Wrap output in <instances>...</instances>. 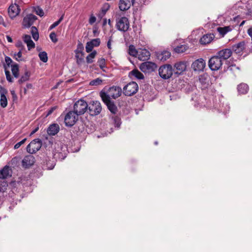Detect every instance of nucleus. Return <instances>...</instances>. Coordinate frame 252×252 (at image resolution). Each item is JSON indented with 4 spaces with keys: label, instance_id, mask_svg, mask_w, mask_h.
Listing matches in <instances>:
<instances>
[{
    "label": "nucleus",
    "instance_id": "1",
    "mask_svg": "<svg viewBox=\"0 0 252 252\" xmlns=\"http://www.w3.org/2000/svg\"><path fill=\"white\" fill-rule=\"evenodd\" d=\"M88 103L83 99L77 101L73 106L74 112L78 115L84 114L88 110Z\"/></svg>",
    "mask_w": 252,
    "mask_h": 252
},
{
    "label": "nucleus",
    "instance_id": "2",
    "mask_svg": "<svg viewBox=\"0 0 252 252\" xmlns=\"http://www.w3.org/2000/svg\"><path fill=\"white\" fill-rule=\"evenodd\" d=\"M88 110L91 116H96L100 113L102 107L100 103L98 101H93L88 104Z\"/></svg>",
    "mask_w": 252,
    "mask_h": 252
},
{
    "label": "nucleus",
    "instance_id": "3",
    "mask_svg": "<svg viewBox=\"0 0 252 252\" xmlns=\"http://www.w3.org/2000/svg\"><path fill=\"white\" fill-rule=\"evenodd\" d=\"M159 76L164 79H169L173 74L172 67L170 64L161 66L158 69Z\"/></svg>",
    "mask_w": 252,
    "mask_h": 252
},
{
    "label": "nucleus",
    "instance_id": "4",
    "mask_svg": "<svg viewBox=\"0 0 252 252\" xmlns=\"http://www.w3.org/2000/svg\"><path fill=\"white\" fill-rule=\"evenodd\" d=\"M138 90L137 84L133 81L129 82L123 88V93L125 95L131 96L136 94Z\"/></svg>",
    "mask_w": 252,
    "mask_h": 252
},
{
    "label": "nucleus",
    "instance_id": "5",
    "mask_svg": "<svg viewBox=\"0 0 252 252\" xmlns=\"http://www.w3.org/2000/svg\"><path fill=\"white\" fill-rule=\"evenodd\" d=\"M222 61L217 55L212 57L209 61L208 65L209 68L213 71H216L220 69L222 65Z\"/></svg>",
    "mask_w": 252,
    "mask_h": 252
},
{
    "label": "nucleus",
    "instance_id": "6",
    "mask_svg": "<svg viewBox=\"0 0 252 252\" xmlns=\"http://www.w3.org/2000/svg\"><path fill=\"white\" fill-rule=\"evenodd\" d=\"M78 116L73 111H70L68 112L64 117V123L67 126H73L77 122Z\"/></svg>",
    "mask_w": 252,
    "mask_h": 252
},
{
    "label": "nucleus",
    "instance_id": "7",
    "mask_svg": "<svg viewBox=\"0 0 252 252\" xmlns=\"http://www.w3.org/2000/svg\"><path fill=\"white\" fill-rule=\"evenodd\" d=\"M42 142L39 139H35L32 140L27 147V151L31 154L35 153L41 147Z\"/></svg>",
    "mask_w": 252,
    "mask_h": 252
},
{
    "label": "nucleus",
    "instance_id": "8",
    "mask_svg": "<svg viewBox=\"0 0 252 252\" xmlns=\"http://www.w3.org/2000/svg\"><path fill=\"white\" fill-rule=\"evenodd\" d=\"M129 27V21L126 17H123L117 20L116 28L119 31L126 32Z\"/></svg>",
    "mask_w": 252,
    "mask_h": 252
},
{
    "label": "nucleus",
    "instance_id": "9",
    "mask_svg": "<svg viewBox=\"0 0 252 252\" xmlns=\"http://www.w3.org/2000/svg\"><path fill=\"white\" fill-rule=\"evenodd\" d=\"M157 65L151 62H145L142 63L139 66L140 70L144 73H150L156 70Z\"/></svg>",
    "mask_w": 252,
    "mask_h": 252
},
{
    "label": "nucleus",
    "instance_id": "10",
    "mask_svg": "<svg viewBox=\"0 0 252 252\" xmlns=\"http://www.w3.org/2000/svg\"><path fill=\"white\" fill-rule=\"evenodd\" d=\"M37 19V17L32 14H28L23 19L22 25L25 28H28L30 27Z\"/></svg>",
    "mask_w": 252,
    "mask_h": 252
},
{
    "label": "nucleus",
    "instance_id": "11",
    "mask_svg": "<svg viewBox=\"0 0 252 252\" xmlns=\"http://www.w3.org/2000/svg\"><path fill=\"white\" fill-rule=\"evenodd\" d=\"M206 63L202 59H199L195 60L191 64V67L194 71H202L205 68Z\"/></svg>",
    "mask_w": 252,
    "mask_h": 252
},
{
    "label": "nucleus",
    "instance_id": "12",
    "mask_svg": "<svg viewBox=\"0 0 252 252\" xmlns=\"http://www.w3.org/2000/svg\"><path fill=\"white\" fill-rule=\"evenodd\" d=\"M35 162L34 157L31 155L26 156L22 161V165L25 168H28Z\"/></svg>",
    "mask_w": 252,
    "mask_h": 252
},
{
    "label": "nucleus",
    "instance_id": "13",
    "mask_svg": "<svg viewBox=\"0 0 252 252\" xmlns=\"http://www.w3.org/2000/svg\"><path fill=\"white\" fill-rule=\"evenodd\" d=\"M100 44L99 38H95L91 40L86 43V51L87 53L91 52L95 47H98Z\"/></svg>",
    "mask_w": 252,
    "mask_h": 252
},
{
    "label": "nucleus",
    "instance_id": "14",
    "mask_svg": "<svg viewBox=\"0 0 252 252\" xmlns=\"http://www.w3.org/2000/svg\"><path fill=\"white\" fill-rule=\"evenodd\" d=\"M107 92L109 95L114 99L118 98L122 94V89L119 87L113 86L110 87Z\"/></svg>",
    "mask_w": 252,
    "mask_h": 252
},
{
    "label": "nucleus",
    "instance_id": "15",
    "mask_svg": "<svg viewBox=\"0 0 252 252\" xmlns=\"http://www.w3.org/2000/svg\"><path fill=\"white\" fill-rule=\"evenodd\" d=\"M20 12L19 6L16 4H12L8 8V12L11 18H15Z\"/></svg>",
    "mask_w": 252,
    "mask_h": 252
},
{
    "label": "nucleus",
    "instance_id": "16",
    "mask_svg": "<svg viewBox=\"0 0 252 252\" xmlns=\"http://www.w3.org/2000/svg\"><path fill=\"white\" fill-rule=\"evenodd\" d=\"M232 55V51L229 49H224L219 51L217 56L223 62L228 59Z\"/></svg>",
    "mask_w": 252,
    "mask_h": 252
},
{
    "label": "nucleus",
    "instance_id": "17",
    "mask_svg": "<svg viewBox=\"0 0 252 252\" xmlns=\"http://www.w3.org/2000/svg\"><path fill=\"white\" fill-rule=\"evenodd\" d=\"M151 56L150 52L145 49H139L138 50V59L141 61H145L148 60Z\"/></svg>",
    "mask_w": 252,
    "mask_h": 252
},
{
    "label": "nucleus",
    "instance_id": "18",
    "mask_svg": "<svg viewBox=\"0 0 252 252\" xmlns=\"http://www.w3.org/2000/svg\"><path fill=\"white\" fill-rule=\"evenodd\" d=\"M246 48L245 41H241L232 46V50L236 54H242L243 50Z\"/></svg>",
    "mask_w": 252,
    "mask_h": 252
},
{
    "label": "nucleus",
    "instance_id": "19",
    "mask_svg": "<svg viewBox=\"0 0 252 252\" xmlns=\"http://www.w3.org/2000/svg\"><path fill=\"white\" fill-rule=\"evenodd\" d=\"M134 0H120L119 2V8L121 11L128 10L133 4Z\"/></svg>",
    "mask_w": 252,
    "mask_h": 252
},
{
    "label": "nucleus",
    "instance_id": "20",
    "mask_svg": "<svg viewBox=\"0 0 252 252\" xmlns=\"http://www.w3.org/2000/svg\"><path fill=\"white\" fill-rule=\"evenodd\" d=\"M174 67L176 70L175 73L180 74L186 70L187 67L186 63L184 62H178L175 63Z\"/></svg>",
    "mask_w": 252,
    "mask_h": 252
},
{
    "label": "nucleus",
    "instance_id": "21",
    "mask_svg": "<svg viewBox=\"0 0 252 252\" xmlns=\"http://www.w3.org/2000/svg\"><path fill=\"white\" fill-rule=\"evenodd\" d=\"M59 130L60 126L59 125L53 124L49 126L47 132L49 135H55L59 132Z\"/></svg>",
    "mask_w": 252,
    "mask_h": 252
},
{
    "label": "nucleus",
    "instance_id": "22",
    "mask_svg": "<svg viewBox=\"0 0 252 252\" xmlns=\"http://www.w3.org/2000/svg\"><path fill=\"white\" fill-rule=\"evenodd\" d=\"M11 176V169L8 165H5L0 170V179H6Z\"/></svg>",
    "mask_w": 252,
    "mask_h": 252
},
{
    "label": "nucleus",
    "instance_id": "23",
    "mask_svg": "<svg viewBox=\"0 0 252 252\" xmlns=\"http://www.w3.org/2000/svg\"><path fill=\"white\" fill-rule=\"evenodd\" d=\"M23 40L27 44L28 50H31L35 47V44L31 39L30 35L25 34L23 36Z\"/></svg>",
    "mask_w": 252,
    "mask_h": 252
},
{
    "label": "nucleus",
    "instance_id": "24",
    "mask_svg": "<svg viewBox=\"0 0 252 252\" xmlns=\"http://www.w3.org/2000/svg\"><path fill=\"white\" fill-rule=\"evenodd\" d=\"M214 36L213 34H207L203 35L200 39V43L201 44H207L211 42Z\"/></svg>",
    "mask_w": 252,
    "mask_h": 252
},
{
    "label": "nucleus",
    "instance_id": "25",
    "mask_svg": "<svg viewBox=\"0 0 252 252\" xmlns=\"http://www.w3.org/2000/svg\"><path fill=\"white\" fill-rule=\"evenodd\" d=\"M75 57L77 59V63L78 64L81 63L84 60V53L83 51V49L81 50H76L75 51Z\"/></svg>",
    "mask_w": 252,
    "mask_h": 252
},
{
    "label": "nucleus",
    "instance_id": "26",
    "mask_svg": "<svg viewBox=\"0 0 252 252\" xmlns=\"http://www.w3.org/2000/svg\"><path fill=\"white\" fill-rule=\"evenodd\" d=\"M100 96L102 101L106 105L112 101L110 100V98L111 97L110 95H109V93H108V92L107 93L101 92L100 93Z\"/></svg>",
    "mask_w": 252,
    "mask_h": 252
},
{
    "label": "nucleus",
    "instance_id": "27",
    "mask_svg": "<svg viewBox=\"0 0 252 252\" xmlns=\"http://www.w3.org/2000/svg\"><path fill=\"white\" fill-rule=\"evenodd\" d=\"M237 89L240 93L245 94L248 92L249 86L245 83H241L238 86Z\"/></svg>",
    "mask_w": 252,
    "mask_h": 252
},
{
    "label": "nucleus",
    "instance_id": "28",
    "mask_svg": "<svg viewBox=\"0 0 252 252\" xmlns=\"http://www.w3.org/2000/svg\"><path fill=\"white\" fill-rule=\"evenodd\" d=\"M129 75L133 76L138 79H143L144 78L143 74L137 69H133L129 72Z\"/></svg>",
    "mask_w": 252,
    "mask_h": 252
},
{
    "label": "nucleus",
    "instance_id": "29",
    "mask_svg": "<svg viewBox=\"0 0 252 252\" xmlns=\"http://www.w3.org/2000/svg\"><path fill=\"white\" fill-rule=\"evenodd\" d=\"M110 6L108 4L104 5L101 8V11L97 14V16L100 19H102L103 17L105 15L106 12L109 9Z\"/></svg>",
    "mask_w": 252,
    "mask_h": 252
},
{
    "label": "nucleus",
    "instance_id": "30",
    "mask_svg": "<svg viewBox=\"0 0 252 252\" xmlns=\"http://www.w3.org/2000/svg\"><path fill=\"white\" fill-rule=\"evenodd\" d=\"M97 54L96 51H94L90 54H89L86 57V62L88 63H91L94 62V59L95 57Z\"/></svg>",
    "mask_w": 252,
    "mask_h": 252
},
{
    "label": "nucleus",
    "instance_id": "31",
    "mask_svg": "<svg viewBox=\"0 0 252 252\" xmlns=\"http://www.w3.org/2000/svg\"><path fill=\"white\" fill-rule=\"evenodd\" d=\"M108 109L109 110V111L113 114H116L117 112V107L116 105L114 104V102L113 101H111L109 102V103L106 104Z\"/></svg>",
    "mask_w": 252,
    "mask_h": 252
},
{
    "label": "nucleus",
    "instance_id": "32",
    "mask_svg": "<svg viewBox=\"0 0 252 252\" xmlns=\"http://www.w3.org/2000/svg\"><path fill=\"white\" fill-rule=\"evenodd\" d=\"M30 76V72L27 70H26L25 72V74L22 75L20 79L18 80V82L19 84H22L25 82L28 81L29 79Z\"/></svg>",
    "mask_w": 252,
    "mask_h": 252
},
{
    "label": "nucleus",
    "instance_id": "33",
    "mask_svg": "<svg viewBox=\"0 0 252 252\" xmlns=\"http://www.w3.org/2000/svg\"><path fill=\"white\" fill-rule=\"evenodd\" d=\"M188 49V47L186 45H181L175 48L174 51L177 53H182L185 52Z\"/></svg>",
    "mask_w": 252,
    "mask_h": 252
},
{
    "label": "nucleus",
    "instance_id": "34",
    "mask_svg": "<svg viewBox=\"0 0 252 252\" xmlns=\"http://www.w3.org/2000/svg\"><path fill=\"white\" fill-rule=\"evenodd\" d=\"M11 71L13 76L15 78H18L19 76V66L17 63L11 65Z\"/></svg>",
    "mask_w": 252,
    "mask_h": 252
},
{
    "label": "nucleus",
    "instance_id": "35",
    "mask_svg": "<svg viewBox=\"0 0 252 252\" xmlns=\"http://www.w3.org/2000/svg\"><path fill=\"white\" fill-rule=\"evenodd\" d=\"M128 54L133 57H137L138 50H137L134 45H131L128 48Z\"/></svg>",
    "mask_w": 252,
    "mask_h": 252
},
{
    "label": "nucleus",
    "instance_id": "36",
    "mask_svg": "<svg viewBox=\"0 0 252 252\" xmlns=\"http://www.w3.org/2000/svg\"><path fill=\"white\" fill-rule=\"evenodd\" d=\"M31 32L33 38L36 41L39 38V33L37 29L34 26L32 27Z\"/></svg>",
    "mask_w": 252,
    "mask_h": 252
},
{
    "label": "nucleus",
    "instance_id": "37",
    "mask_svg": "<svg viewBox=\"0 0 252 252\" xmlns=\"http://www.w3.org/2000/svg\"><path fill=\"white\" fill-rule=\"evenodd\" d=\"M199 80L200 83L203 84H208L209 77L206 74H203L199 76Z\"/></svg>",
    "mask_w": 252,
    "mask_h": 252
},
{
    "label": "nucleus",
    "instance_id": "38",
    "mask_svg": "<svg viewBox=\"0 0 252 252\" xmlns=\"http://www.w3.org/2000/svg\"><path fill=\"white\" fill-rule=\"evenodd\" d=\"M55 165V162L53 159H52V160H51L50 159H49V160L46 159V166L48 169L51 170V169H53Z\"/></svg>",
    "mask_w": 252,
    "mask_h": 252
},
{
    "label": "nucleus",
    "instance_id": "39",
    "mask_svg": "<svg viewBox=\"0 0 252 252\" xmlns=\"http://www.w3.org/2000/svg\"><path fill=\"white\" fill-rule=\"evenodd\" d=\"M170 57V53L168 51H164L162 53V54L159 56L160 58V60L161 61H166Z\"/></svg>",
    "mask_w": 252,
    "mask_h": 252
},
{
    "label": "nucleus",
    "instance_id": "40",
    "mask_svg": "<svg viewBox=\"0 0 252 252\" xmlns=\"http://www.w3.org/2000/svg\"><path fill=\"white\" fill-rule=\"evenodd\" d=\"M38 56L40 60L43 63H46L48 61L47 54L46 52H41L39 53Z\"/></svg>",
    "mask_w": 252,
    "mask_h": 252
},
{
    "label": "nucleus",
    "instance_id": "41",
    "mask_svg": "<svg viewBox=\"0 0 252 252\" xmlns=\"http://www.w3.org/2000/svg\"><path fill=\"white\" fill-rule=\"evenodd\" d=\"M0 104L1 107L5 108L7 105V99L5 96H0Z\"/></svg>",
    "mask_w": 252,
    "mask_h": 252
},
{
    "label": "nucleus",
    "instance_id": "42",
    "mask_svg": "<svg viewBox=\"0 0 252 252\" xmlns=\"http://www.w3.org/2000/svg\"><path fill=\"white\" fill-rule=\"evenodd\" d=\"M102 80L99 78L93 80L90 82V85L92 86H98L102 84Z\"/></svg>",
    "mask_w": 252,
    "mask_h": 252
},
{
    "label": "nucleus",
    "instance_id": "43",
    "mask_svg": "<svg viewBox=\"0 0 252 252\" xmlns=\"http://www.w3.org/2000/svg\"><path fill=\"white\" fill-rule=\"evenodd\" d=\"M64 14L62 15V16L60 17V18L56 22H54L49 28V30H52L55 28L56 27L58 26L59 24L63 21V19Z\"/></svg>",
    "mask_w": 252,
    "mask_h": 252
},
{
    "label": "nucleus",
    "instance_id": "44",
    "mask_svg": "<svg viewBox=\"0 0 252 252\" xmlns=\"http://www.w3.org/2000/svg\"><path fill=\"white\" fill-rule=\"evenodd\" d=\"M5 68V73L6 77L7 80L9 82H12V78L11 76L10 73L9 71L7 70V67L6 66H4Z\"/></svg>",
    "mask_w": 252,
    "mask_h": 252
},
{
    "label": "nucleus",
    "instance_id": "45",
    "mask_svg": "<svg viewBox=\"0 0 252 252\" xmlns=\"http://www.w3.org/2000/svg\"><path fill=\"white\" fill-rule=\"evenodd\" d=\"M49 36L52 41L54 43H56L58 41L56 34L54 32H52L50 34Z\"/></svg>",
    "mask_w": 252,
    "mask_h": 252
},
{
    "label": "nucleus",
    "instance_id": "46",
    "mask_svg": "<svg viewBox=\"0 0 252 252\" xmlns=\"http://www.w3.org/2000/svg\"><path fill=\"white\" fill-rule=\"evenodd\" d=\"M98 64L99 65V67L102 69L105 67V59L103 58H101L99 59L97 61Z\"/></svg>",
    "mask_w": 252,
    "mask_h": 252
},
{
    "label": "nucleus",
    "instance_id": "47",
    "mask_svg": "<svg viewBox=\"0 0 252 252\" xmlns=\"http://www.w3.org/2000/svg\"><path fill=\"white\" fill-rule=\"evenodd\" d=\"M5 61L6 63V65H5L6 67L7 66L8 67H9L10 66H11V65H12L11 63L13 61L10 57L7 56L5 57Z\"/></svg>",
    "mask_w": 252,
    "mask_h": 252
},
{
    "label": "nucleus",
    "instance_id": "48",
    "mask_svg": "<svg viewBox=\"0 0 252 252\" xmlns=\"http://www.w3.org/2000/svg\"><path fill=\"white\" fill-rule=\"evenodd\" d=\"M228 28V27H224V28L219 27L218 28V31L221 34L224 35L228 32V30H227Z\"/></svg>",
    "mask_w": 252,
    "mask_h": 252
},
{
    "label": "nucleus",
    "instance_id": "49",
    "mask_svg": "<svg viewBox=\"0 0 252 252\" xmlns=\"http://www.w3.org/2000/svg\"><path fill=\"white\" fill-rule=\"evenodd\" d=\"M35 11L37 15L40 16H43L44 15V12L43 10L39 7H37L35 8Z\"/></svg>",
    "mask_w": 252,
    "mask_h": 252
},
{
    "label": "nucleus",
    "instance_id": "50",
    "mask_svg": "<svg viewBox=\"0 0 252 252\" xmlns=\"http://www.w3.org/2000/svg\"><path fill=\"white\" fill-rule=\"evenodd\" d=\"M7 94V91L3 88L2 86L0 85V96H5Z\"/></svg>",
    "mask_w": 252,
    "mask_h": 252
},
{
    "label": "nucleus",
    "instance_id": "51",
    "mask_svg": "<svg viewBox=\"0 0 252 252\" xmlns=\"http://www.w3.org/2000/svg\"><path fill=\"white\" fill-rule=\"evenodd\" d=\"M26 140H27V138H25V139H23L22 141H21L20 142H19L17 143H16L14 145V149H18L22 145H23L24 143H25V142H26Z\"/></svg>",
    "mask_w": 252,
    "mask_h": 252
},
{
    "label": "nucleus",
    "instance_id": "52",
    "mask_svg": "<svg viewBox=\"0 0 252 252\" xmlns=\"http://www.w3.org/2000/svg\"><path fill=\"white\" fill-rule=\"evenodd\" d=\"M96 21V18L93 15H91L90 17V19H89V23L91 24V25H92Z\"/></svg>",
    "mask_w": 252,
    "mask_h": 252
},
{
    "label": "nucleus",
    "instance_id": "53",
    "mask_svg": "<svg viewBox=\"0 0 252 252\" xmlns=\"http://www.w3.org/2000/svg\"><path fill=\"white\" fill-rule=\"evenodd\" d=\"M57 109L56 106H54L51 107L47 112V114L46 115V117H48L50 115H51L54 110H55Z\"/></svg>",
    "mask_w": 252,
    "mask_h": 252
},
{
    "label": "nucleus",
    "instance_id": "54",
    "mask_svg": "<svg viewBox=\"0 0 252 252\" xmlns=\"http://www.w3.org/2000/svg\"><path fill=\"white\" fill-rule=\"evenodd\" d=\"M15 56H17L18 58H16V60L18 61H21V57H22V50L21 49L18 53L15 55Z\"/></svg>",
    "mask_w": 252,
    "mask_h": 252
},
{
    "label": "nucleus",
    "instance_id": "55",
    "mask_svg": "<svg viewBox=\"0 0 252 252\" xmlns=\"http://www.w3.org/2000/svg\"><path fill=\"white\" fill-rule=\"evenodd\" d=\"M16 46L18 47L21 48V50H23L24 48V45H23L21 41L18 42L16 44Z\"/></svg>",
    "mask_w": 252,
    "mask_h": 252
},
{
    "label": "nucleus",
    "instance_id": "56",
    "mask_svg": "<svg viewBox=\"0 0 252 252\" xmlns=\"http://www.w3.org/2000/svg\"><path fill=\"white\" fill-rule=\"evenodd\" d=\"M248 33L249 35L251 37L252 40V28H250L248 29Z\"/></svg>",
    "mask_w": 252,
    "mask_h": 252
},
{
    "label": "nucleus",
    "instance_id": "57",
    "mask_svg": "<svg viewBox=\"0 0 252 252\" xmlns=\"http://www.w3.org/2000/svg\"><path fill=\"white\" fill-rule=\"evenodd\" d=\"M39 129V127L38 126H37L36 128H35L32 131V132L30 134V136L33 135V134H34L36 131H38V130Z\"/></svg>",
    "mask_w": 252,
    "mask_h": 252
},
{
    "label": "nucleus",
    "instance_id": "58",
    "mask_svg": "<svg viewBox=\"0 0 252 252\" xmlns=\"http://www.w3.org/2000/svg\"><path fill=\"white\" fill-rule=\"evenodd\" d=\"M107 46L109 49H111V39L110 38L107 42Z\"/></svg>",
    "mask_w": 252,
    "mask_h": 252
},
{
    "label": "nucleus",
    "instance_id": "59",
    "mask_svg": "<svg viewBox=\"0 0 252 252\" xmlns=\"http://www.w3.org/2000/svg\"><path fill=\"white\" fill-rule=\"evenodd\" d=\"M6 38H7V41L9 42H12V38L10 36L6 35Z\"/></svg>",
    "mask_w": 252,
    "mask_h": 252
},
{
    "label": "nucleus",
    "instance_id": "60",
    "mask_svg": "<svg viewBox=\"0 0 252 252\" xmlns=\"http://www.w3.org/2000/svg\"><path fill=\"white\" fill-rule=\"evenodd\" d=\"M32 85L31 84H28L26 85V88L28 89H31L32 88Z\"/></svg>",
    "mask_w": 252,
    "mask_h": 252
},
{
    "label": "nucleus",
    "instance_id": "61",
    "mask_svg": "<svg viewBox=\"0 0 252 252\" xmlns=\"http://www.w3.org/2000/svg\"><path fill=\"white\" fill-rule=\"evenodd\" d=\"M107 23V19H104L103 20V25L104 26Z\"/></svg>",
    "mask_w": 252,
    "mask_h": 252
},
{
    "label": "nucleus",
    "instance_id": "62",
    "mask_svg": "<svg viewBox=\"0 0 252 252\" xmlns=\"http://www.w3.org/2000/svg\"><path fill=\"white\" fill-rule=\"evenodd\" d=\"M27 90H28V89L27 88H24V94H27Z\"/></svg>",
    "mask_w": 252,
    "mask_h": 252
},
{
    "label": "nucleus",
    "instance_id": "63",
    "mask_svg": "<svg viewBox=\"0 0 252 252\" xmlns=\"http://www.w3.org/2000/svg\"><path fill=\"white\" fill-rule=\"evenodd\" d=\"M108 24L110 26H112V24H111V20L110 19H109L108 20Z\"/></svg>",
    "mask_w": 252,
    "mask_h": 252
},
{
    "label": "nucleus",
    "instance_id": "64",
    "mask_svg": "<svg viewBox=\"0 0 252 252\" xmlns=\"http://www.w3.org/2000/svg\"><path fill=\"white\" fill-rule=\"evenodd\" d=\"M96 32H97V31H96V30H94L93 31V33H94V34H95Z\"/></svg>",
    "mask_w": 252,
    "mask_h": 252
}]
</instances>
